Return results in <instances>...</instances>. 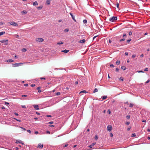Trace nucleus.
<instances>
[{"label":"nucleus","mask_w":150,"mask_h":150,"mask_svg":"<svg viewBox=\"0 0 150 150\" xmlns=\"http://www.w3.org/2000/svg\"><path fill=\"white\" fill-rule=\"evenodd\" d=\"M117 20V17L115 16H113L109 18V21L111 22H113Z\"/></svg>","instance_id":"1"},{"label":"nucleus","mask_w":150,"mask_h":150,"mask_svg":"<svg viewBox=\"0 0 150 150\" xmlns=\"http://www.w3.org/2000/svg\"><path fill=\"white\" fill-rule=\"evenodd\" d=\"M122 37H123L122 38V39H121L119 40V41L120 42L123 41H125V40L126 38H127V35H126V33H124L123 34V35H122Z\"/></svg>","instance_id":"2"},{"label":"nucleus","mask_w":150,"mask_h":150,"mask_svg":"<svg viewBox=\"0 0 150 150\" xmlns=\"http://www.w3.org/2000/svg\"><path fill=\"white\" fill-rule=\"evenodd\" d=\"M9 23L11 25H12L14 26H18V24L12 21L11 22H9Z\"/></svg>","instance_id":"3"},{"label":"nucleus","mask_w":150,"mask_h":150,"mask_svg":"<svg viewBox=\"0 0 150 150\" xmlns=\"http://www.w3.org/2000/svg\"><path fill=\"white\" fill-rule=\"evenodd\" d=\"M22 63H18L13 64V67H16L20 66Z\"/></svg>","instance_id":"4"},{"label":"nucleus","mask_w":150,"mask_h":150,"mask_svg":"<svg viewBox=\"0 0 150 150\" xmlns=\"http://www.w3.org/2000/svg\"><path fill=\"white\" fill-rule=\"evenodd\" d=\"M36 40L37 42H42L44 40L42 38H38L36 39Z\"/></svg>","instance_id":"5"},{"label":"nucleus","mask_w":150,"mask_h":150,"mask_svg":"<svg viewBox=\"0 0 150 150\" xmlns=\"http://www.w3.org/2000/svg\"><path fill=\"white\" fill-rule=\"evenodd\" d=\"M112 126L110 125H109L107 126V128L108 131L109 132L111 131L112 130Z\"/></svg>","instance_id":"6"},{"label":"nucleus","mask_w":150,"mask_h":150,"mask_svg":"<svg viewBox=\"0 0 150 150\" xmlns=\"http://www.w3.org/2000/svg\"><path fill=\"white\" fill-rule=\"evenodd\" d=\"M96 144V142H93V143H92V144L91 145L89 146L88 147H89L90 148L92 149V147L94 146Z\"/></svg>","instance_id":"7"},{"label":"nucleus","mask_w":150,"mask_h":150,"mask_svg":"<svg viewBox=\"0 0 150 150\" xmlns=\"http://www.w3.org/2000/svg\"><path fill=\"white\" fill-rule=\"evenodd\" d=\"M33 107L36 110H38L39 109V107L38 105H34Z\"/></svg>","instance_id":"8"},{"label":"nucleus","mask_w":150,"mask_h":150,"mask_svg":"<svg viewBox=\"0 0 150 150\" xmlns=\"http://www.w3.org/2000/svg\"><path fill=\"white\" fill-rule=\"evenodd\" d=\"M70 13V15H71V16L72 18V19L75 22H76V21L75 20V17L73 15V14H72V13Z\"/></svg>","instance_id":"9"},{"label":"nucleus","mask_w":150,"mask_h":150,"mask_svg":"<svg viewBox=\"0 0 150 150\" xmlns=\"http://www.w3.org/2000/svg\"><path fill=\"white\" fill-rule=\"evenodd\" d=\"M43 147V145L42 144H41L40 143L39 144H38V146L37 147L38 148L40 149H42Z\"/></svg>","instance_id":"10"},{"label":"nucleus","mask_w":150,"mask_h":150,"mask_svg":"<svg viewBox=\"0 0 150 150\" xmlns=\"http://www.w3.org/2000/svg\"><path fill=\"white\" fill-rule=\"evenodd\" d=\"M5 62H13V60L11 59H9L5 61Z\"/></svg>","instance_id":"11"},{"label":"nucleus","mask_w":150,"mask_h":150,"mask_svg":"<svg viewBox=\"0 0 150 150\" xmlns=\"http://www.w3.org/2000/svg\"><path fill=\"white\" fill-rule=\"evenodd\" d=\"M85 41L86 40L85 39H83L79 41V42L81 43H83L85 42Z\"/></svg>","instance_id":"12"},{"label":"nucleus","mask_w":150,"mask_h":150,"mask_svg":"<svg viewBox=\"0 0 150 150\" xmlns=\"http://www.w3.org/2000/svg\"><path fill=\"white\" fill-rule=\"evenodd\" d=\"M40 87H38L37 88V89L38 90V92L39 93H40L42 92V91L41 90H40Z\"/></svg>","instance_id":"13"},{"label":"nucleus","mask_w":150,"mask_h":150,"mask_svg":"<svg viewBox=\"0 0 150 150\" xmlns=\"http://www.w3.org/2000/svg\"><path fill=\"white\" fill-rule=\"evenodd\" d=\"M50 0H47L46 4H47V5H49L50 4Z\"/></svg>","instance_id":"14"},{"label":"nucleus","mask_w":150,"mask_h":150,"mask_svg":"<svg viewBox=\"0 0 150 150\" xmlns=\"http://www.w3.org/2000/svg\"><path fill=\"white\" fill-rule=\"evenodd\" d=\"M69 51L68 50H64L62 51V52H64V53H67L68 52H69Z\"/></svg>","instance_id":"15"},{"label":"nucleus","mask_w":150,"mask_h":150,"mask_svg":"<svg viewBox=\"0 0 150 150\" xmlns=\"http://www.w3.org/2000/svg\"><path fill=\"white\" fill-rule=\"evenodd\" d=\"M33 6H35V5H38V3L37 1H35L33 3Z\"/></svg>","instance_id":"16"},{"label":"nucleus","mask_w":150,"mask_h":150,"mask_svg":"<svg viewBox=\"0 0 150 150\" xmlns=\"http://www.w3.org/2000/svg\"><path fill=\"white\" fill-rule=\"evenodd\" d=\"M16 143H20L21 144H23L24 143H23V142L21 140H19L18 141L16 142Z\"/></svg>","instance_id":"17"},{"label":"nucleus","mask_w":150,"mask_h":150,"mask_svg":"<svg viewBox=\"0 0 150 150\" xmlns=\"http://www.w3.org/2000/svg\"><path fill=\"white\" fill-rule=\"evenodd\" d=\"M107 96H103L102 97V100H104L105 99H106L107 98Z\"/></svg>","instance_id":"18"},{"label":"nucleus","mask_w":150,"mask_h":150,"mask_svg":"<svg viewBox=\"0 0 150 150\" xmlns=\"http://www.w3.org/2000/svg\"><path fill=\"white\" fill-rule=\"evenodd\" d=\"M121 69H123V70H125L126 69V67H125L124 66H122L121 67Z\"/></svg>","instance_id":"19"},{"label":"nucleus","mask_w":150,"mask_h":150,"mask_svg":"<svg viewBox=\"0 0 150 150\" xmlns=\"http://www.w3.org/2000/svg\"><path fill=\"white\" fill-rule=\"evenodd\" d=\"M64 43V42H62V41H60V42H58V43H57V44L58 45H61V44H62Z\"/></svg>","instance_id":"20"},{"label":"nucleus","mask_w":150,"mask_h":150,"mask_svg":"<svg viewBox=\"0 0 150 150\" xmlns=\"http://www.w3.org/2000/svg\"><path fill=\"white\" fill-rule=\"evenodd\" d=\"M120 61L117 60L116 62V64L117 65H119L120 64Z\"/></svg>","instance_id":"21"},{"label":"nucleus","mask_w":150,"mask_h":150,"mask_svg":"<svg viewBox=\"0 0 150 150\" xmlns=\"http://www.w3.org/2000/svg\"><path fill=\"white\" fill-rule=\"evenodd\" d=\"M69 30V29L68 28H66L64 30V32H68Z\"/></svg>","instance_id":"22"},{"label":"nucleus","mask_w":150,"mask_h":150,"mask_svg":"<svg viewBox=\"0 0 150 150\" xmlns=\"http://www.w3.org/2000/svg\"><path fill=\"white\" fill-rule=\"evenodd\" d=\"M5 33V32L4 31H2L0 32V36L3 35Z\"/></svg>","instance_id":"23"},{"label":"nucleus","mask_w":150,"mask_h":150,"mask_svg":"<svg viewBox=\"0 0 150 150\" xmlns=\"http://www.w3.org/2000/svg\"><path fill=\"white\" fill-rule=\"evenodd\" d=\"M8 41V40H3L1 41V42L2 43H4L6 42H7Z\"/></svg>","instance_id":"24"},{"label":"nucleus","mask_w":150,"mask_h":150,"mask_svg":"<svg viewBox=\"0 0 150 150\" xmlns=\"http://www.w3.org/2000/svg\"><path fill=\"white\" fill-rule=\"evenodd\" d=\"M98 91V89L96 88H95L93 91V93H96V92H97Z\"/></svg>","instance_id":"25"},{"label":"nucleus","mask_w":150,"mask_h":150,"mask_svg":"<svg viewBox=\"0 0 150 150\" xmlns=\"http://www.w3.org/2000/svg\"><path fill=\"white\" fill-rule=\"evenodd\" d=\"M19 127L23 129V130H22L23 131H25L26 130L25 128H24L22 127Z\"/></svg>","instance_id":"26"},{"label":"nucleus","mask_w":150,"mask_h":150,"mask_svg":"<svg viewBox=\"0 0 150 150\" xmlns=\"http://www.w3.org/2000/svg\"><path fill=\"white\" fill-rule=\"evenodd\" d=\"M42 6H38L37 7V8L38 10H41L42 8Z\"/></svg>","instance_id":"27"},{"label":"nucleus","mask_w":150,"mask_h":150,"mask_svg":"<svg viewBox=\"0 0 150 150\" xmlns=\"http://www.w3.org/2000/svg\"><path fill=\"white\" fill-rule=\"evenodd\" d=\"M23 14H26L27 13V12L25 11H23L22 12Z\"/></svg>","instance_id":"28"},{"label":"nucleus","mask_w":150,"mask_h":150,"mask_svg":"<svg viewBox=\"0 0 150 150\" xmlns=\"http://www.w3.org/2000/svg\"><path fill=\"white\" fill-rule=\"evenodd\" d=\"M87 92H86L85 90H83L80 92L79 93H86Z\"/></svg>","instance_id":"29"},{"label":"nucleus","mask_w":150,"mask_h":150,"mask_svg":"<svg viewBox=\"0 0 150 150\" xmlns=\"http://www.w3.org/2000/svg\"><path fill=\"white\" fill-rule=\"evenodd\" d=\"M134 104L132 103H130L129 104V107L130 108H132L133 107Z\"/></svg>","instance_id":"30"},{"label":"nucleus","mask_w":150,"mask_h":150,"mask_svg":"<svg viewBox=\"0 0 150 150\" xmlns=\"http://www.w3.org/2000/svg\"><path fill=\"white\" fill-rule=\"evenodd\" d=\"M130 116L129 115H127L126 116V118L127 119H129L130 118Z\"/></svg>","instance_id":"31"},{"label":"nucleus","mask_w":150,"mask_h":150,"mask_svg":"<svg viewBox=\"0 0 150 150\" xmlns=\"http://www.w3.org/2000/svg\"><path fill=\"white\" fill-rule=\"evenodd\" d=\"M27 51V49H25V48H23L22 50V51L23 52H25V51Z\"/></svg>","instance_id":"32"},{"label":"nucleus","mask_w":150,"mask_h":150,"mask_svg":"<svg viewBox=\"0 0 150 150\" xmlns=\"http://www.w3.org/2000/svg\"><path fill=\"white\" fill-rule=\"evenodd\" d=\"M83 22L84 23V24H86L87 23V20L86 19H85V20H84L83 21Z\"/></svg>","instance_id":"33"},{"label":"nucleus","mask_w":150,"mask_h":150,"mask_svg":"<svg viewBox=\"0 0 150 150\" xmlns=\"http://www.w3.org/2000/svg\"><path fill=\"white\" fill-rule=\"evenodd\" d=\"M136 136V135L135 133L132 134V137H135Z\"/></svg>","instance_id":"34"},{"label":"nucleus","mask_w":150,"mask_h":150,"mask_svg":"<svg viewBox=\"0 0 150 150\" xmlns=\"http://www.w3.org/2000/svg\"><path fill=\"white\" fill-rule=\"evenodd\" d=\"M132 32L130 31L129 33V35H132Z\"/></svg>","instance_id":"35"},{"label":"nucleus","mask_w":150,"mask_h":150,"mask_svg":"<svg viewBox=\"0 0 150 150\" xmlns=\"http://www.w3.org/2000/svg\"><path fill=\"white\" fill-rule=\"evenodd\" d=\"M150 81L149 79H148L145 82V84L148 83Z\"/></svg>","instance_id":"36"},{"label":"nucleus","mask_w":150,"mask_h":150,"mask_svg":"<svg viewBox=\"0 0 150 150\" xmlns=\"http://www.w3.org/2000/svg\"><path fill=\"white\" fill-rule=\"evenodd\" d=\"M98 137L97 136V135H96L95 136V139H96V140H97V139H98Z\"/></svg>","instance_id":"37"},{"label":"nucleus","mask_w":150,"mask_h":150,"mask_svg":"<svg viewBox=\"0 0 150 150\" xmlns=\"http://www.w3.org/2000/svg\"><path fill=\"white\" fill-rule=\"evenodd\" d=\"M110 66L111 67H114V65L113 64H110Z\"/></svg>","instance_id":"38"},{"label":"nucleus","mask_w":150,"mask_h":150,"mask_svg":"<svg viewBox=\"0 0 150 150\" xmlns=\"http://www.w3.org/2000/svg\"><path fill=\"white\" fill-rule=\"evenodd\" d=\"M60 92H57L56 93V94L57 96H58L60 95Z\"/></svg>","instance_id":"39"},{"label":"nucleus","mask_w":150,"mask_h":150,"mask_svg":"<svg viewBox=\"0 0 150 150\" xmlns=\"http://www.w3.org/2000/svg\"><path fill=\"white\" fill-rule=\"evenodd\" d=\"M119 69L118 68H116L115 69V71L116 72H118L119 71Z\"/></svg>","instance_id":"40"},{"label":"nucleus","mask_w":150,"mask_h":150,"mask_svg":"<svg viewBox=\"0 0 150 150\" xmlns=\"http://www.w3.org/2000/svg\"><path fill=\"white\" fill-rule=\"evenodd\" d=\"M130 123V122H125V124L126 125H128Z\"/></svg>","instance_id":"41"},{"label":"nucleus","mask_w":150,"mask_h":150,"mask_svg":"<svg viewBox=\"0 0 150 150\" xmlns=\"http://www.w3.org/2000/svg\"><path fill=\"white\" fill-rule=\"evenodd\" d=\"M119 6V4L118 3H117L116 4V7L117 8H118Z\"/></svg>","instance_id":"42"},{"label":"nucleus","mask_w":150,"mask_h":150,"mask_svg":"<svg viewBox=\"0 0 150 150\" xmlns=\"http://www.w3.org/2000/svg\"><path fill=\"white\" fill-rule=\"evenodd\" d=\"M40 79H41V80H45V78L44 77H41L40 78Z\"/></svg>","instance_id":"43"},{"label":"nucleus","mask_w":150,"mask_h":150,"mask_svg":"<svg viewBox=\"0 0 150 150\" xmlns=\"http://www.w3.org/2000/svg\"><path fill=\"white\" fill-rule=\"evenodd\" d=\"M21 107L22 108H26L25 105H22Z\"/></svg>","instance_id":"44"},{"label":"nucleus","mask_w":150,"mask_h":150,"mask_svg":"<svg viewBox=\"0 0 150 150\" xmlns=\"http://www.w3.org/2000/svg\"><path fill=\"white\" fill-rule=\"evenodd\" d=\"M27 95H22V97H27Z\"/></svg>","instance_id":"45"},{"label":"nucleus","mask_w":150,"mask_h":150,"mask_svg":"<svg viewBox=\"0 0 150 150\" xmlns=\"http://www.w3.org/2000/svg\"><path fill=\"white\" fill-rule=\"evenodd\" d=\"M138 72H139V73H140V72H144L142 70H140V71H137Z\"/></svg>","instance_id":"46"},{"label":"nucleus","mask_w":150,"mask_h":150,"mask_svg":"<svg viewBox=\"0 0 150 150\" xmlns=\"http://www.w3.org/2000/svg\"><path fill=\"white\" fill-rule=\"evenodd\" d=\"M120 79L122 81H123V80H124V79L123 78H122V77H120Z\"/></svg>","instance_id":"47"},{"label":"nucleus","mask_w":150,"mask_h":150,"mask_svg":"<svg viewBox=\"0 0 150 150\" xmlns=\"http://www.w3.org/2000/svg\"><path fill=\"white\" fill-rule=\"evenodd\" d=\"M148 68H145L144 70V71H148Z\"/></svg>","instance_id":"48"},{"label":"nucleus","mask_w":150,"mask_h":150,"mask_svg":"<svg viewBox=\"0 0 150 150\" xmlns=\"http://www.w3.org/2000/svg\"><path fill=\"white\" fill-rule=\"evenodd\" d=\"M46 132V133L47 134H50V132L49 131H47Z\"/></svg>","instance_id":"49"},{"label":"nucleus","mask_w":150,"mask_h":150,"mask_svg":"<svg viewBox=\"0 0 150 150\" xmlns=\"http://www.w3.org/2000/svg\"><path fill=\"white\" fill-rule=\"evenodd\" d=\"M15 36L16 38H18L19 37V35H15Z\"/></svg>","instance_id":"50"},{"label":"nucleus","mask_w":150,"mask_h":150,"mask_svg":"<svg viewBox=\"0 0 150 150\" xmlns=\"http://www.w3.org/2000/svg\"><path fill=\"white\" fill-rule=\"evenodd\" d=\"M35 86V84H32L31 85V87H34V86Z\"/></svg>","instance_id":"51"},{"label":"nucleus","mask_w":150,"mask_h":150,"mask_svg":"<svg viewBox=\"0 0 150 150\" xmlns=\"http://www.w3.org/2000/svg\"><path fill=\"white\" fill-rule=\"evenodd\" d=\"M131 40V39H129L127 40V42L128 43H129Z\"/></svg>","instance_id":"52"},{"label":"nucleus","mask_w":150,"mask_h":150,"mask_svg":"<svg viewBox=\"0 0 150 150\" xmlns=\"http://www.w3.org/2000/svg\"><path fill=\"white\" fill-rule=\"evenodd\" d=\"M27 132H28V133H31V131L29 129H28L27 130Z\"/></svg>","instance_id":"53"},{"label":"nucleus","mask_w":150,"mask_h":150,"mask_svg":"<svg viewBox=\"0 0 150 150\" xmlns=\"http://www.w3.org/2000/svg\"><path fill=\"white\" fill-rule=\"evenodd\" d=\"M135 57H136V55L135 54H133L132 56V58H134Z\"/></svg>","instance_id":"54"},{"label":"nucleus","mask_w":150,"mask_h":150,"mask_svg":"<svg viewBox=\"0 0 150 150\" xmlns=\"http://www.w3.org/2000/svg\"><path fill=\"white\" fill-rule=\"evenodd\" d=\"M68 146V144H65V145L64 146V147H66Z\"/></svg>","instance_id":"55"},{"label":"nucleus","mask_w":150,"mask_h":150,"mask_svg":"<svg viewBox=\"0 0 150 150\" xmlns=\"http://www.w3.org/2000/svg\"><path fill=\"white\" fill-rule=\"evenodd\" d=\"M108 113L109 114H110L111 113L110 111L109 110L108 111Z\"/></svg>","instance_id":"56"},{"label":"nucleus","mask_w":150,"mask_h":150,"mask_svg":"<svg viewBox=\"0 0 150 150\" xmlns=\"http://www.w3.org/2000/svg\"><path fill=\"white\" fill-rule=\"evenodd\" d=\"M113 134L112 133H111L110 134V137H112L113 136Z\"/></svg>","instance_id":"57"},{"label":"nucleus","mask_w":150,"mask_h":150,"mask_svg":"<svg viewBox=\"0 0 150 150\" xmlns=\"http://www.w3.org/2000/svg\"><path fill=\"white\" fill-rule=\"evenodd\" d=\"M125 54L126 55V56H127L128 55V53L127 52H125Z\"/></svg>","instance_id":"58"},{"label":"nucleus","mask_w":150,"mask_h":150,"mask_svg":"<svg viewBox=\"0 0 150 150\" xmlns=\"http://www.w3.org/2000/svg\"><path fill=\"white\" fill-rule=\"evenodd\" d=\"M24 86H28V84H24Z\"/></svg>","instance_id":"59"},{"label":"nucleus","mask_w":150,"mask_h":150,"mask_svg":"<svg viewBox=\"0 0 150 150\" xmlns=\"http://www.w3.org/2000/svg\"><path fill=\"white\" fill-rule=\"evenodd\" d=\"M14 119H15L18 122H21V120H18V119L15 118H14Z\"/></svg>","instance_id":"60"},{"label":"nucleus","mask_w":150,"mask_h":150,"mask_svg":"<svg viewBox=\"0 0 150 150\" xmlns=\"http://www.w3.org/2000/svg\"><path fill=\"white\" fill-rule=\"evenodd\" d=\"M35 134H37L38 133V131H35Z\"/></svg>","instance_id":"61"},{"label":"nucleus","mask_w":150,"mask_h":150,"mask_svg":"<svg viewBox=\"0 0 150 150\" xmlns=\"http://www.w3.org/2000/svg\"><path fill=\"white\" fill-rule=\"evenodd\" d=\"M14 114L16 116H18V113L16 112H15Z\"/></svg>","instance_id":"62"},{"label":"nucleus","mask_w":150,"mask_h":150,"mask_svg":"<svg viewBox=\"0 0 150 150\" xmlns=\"http://www.w3.org/2000/svg\"><path fill=\"white\" fill-rule=\"evenodd\" d=\"M49 126L50 127H54V126L53 125H49Z\"/></svg>","instance_id":"63"},{"label":"nucleus","mask_w":150,"mask_h":150,"mask_svg":"<svg viewBox=\"0 0 150 150\" xmlns=\"http://www.w3.org/2000/svg\"><path fill=\"white\" fill-rule=\"evenodd\" d=\"M78 83V81H76L75 82V84L76 85H77Z\"/></svg>","instance_id":"64"}]
</instances>
